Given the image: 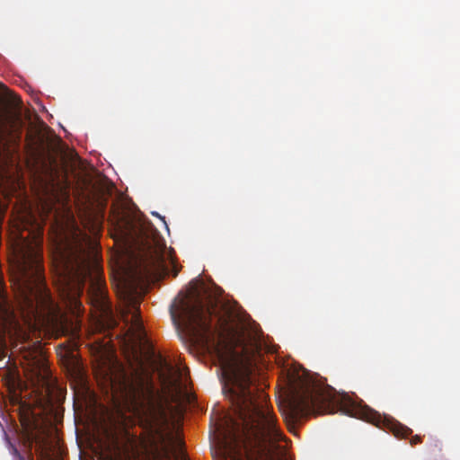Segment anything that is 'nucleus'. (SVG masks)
Segmentation results:
<instances>
[{
    "instance_id": "obj_6",
    "label": "nucleus",
    "mask_w": 460,
    "mask_h": 460,
    "mask_svg": "<svg viewBox=\"0 0 460 460\" xmlns=\"http://www.w3.org/2000/svg\"><path fill=\"white\" fill-rule=\"evenodd\" d=\"M336 403L342 413L362 419L378 428L385 429L398 438H405L412 433L411 429L394 418L382 416L367 407H361L357 402L349 398V395L341 396Z\"/></svg>"
},
{
    "instance_id": "obj_19",
    "label": "nucleus",
    "mask_w": 460,
    "mask_h": 460,
    "mask_svg": "<svg viewBox=\"0 0 460 460\" xmlns=\"http://www.w3.org/2000/svg\"><path fill=\"white\" fill-rule=\"evenodd\" d=\"M153 215L157 216L160 217V216L157 213H153Z\"/></svg>"
},
{
    "instance_id": "obj_15",
    "label": "nucleus",
    "mask_w": 460,
    "mask_h": 460,
    "mask_svg": "<svg viewBox=\"0 0 460 460\" xmlns=\"http://www.w3.org/2000/svg\"><path fill=\"white\" fill-rule=\"evenodd\" d=\"M171 263L173 265V268H174V270H173V276L176 277L179 273V270L176 268L175 264H174V261H172V259H171Z\"/></svg>"
},
{
    "instance_id": "obj_18",
    "label": "nucleus",
    "mask_w": 460,
    "mask_h": 460,
    "mask_svg": "<svg viewBox=\"0 0 460 460\" xmlns=\"http://www.w3.org/2000/svg\"><path fill=\"white\" fill-rule=\"evenodd\" d=\"M178 446H179L180 447H181V446H182V441L179 440V441H178Z\"/></svg>"
},
{
    "instance_id": "obj_5",
    "label": "nucleus",
    "mask_w": 460,
    "mask_h": 460,
    "mask_svg": "<svg viewBox=\"0 0 460 460\" xmlns=\"http://www.w3.org/2000/svg\"><path fill=\"white\" fill-rule=\"evenodd\" d=\"M165 249L164 243L159 238H146L143 242L134 269V274L137 280H156L169 274Z\"/></svg>"
},
{
    "instance_id": "obj_9",
    "label": "nucleus",
    "mask_w": 460,
    "mask_h": 460,
    "mask_svg": "<svg viewBox=\"0 0 460 460\" xmlns=\"http://www.w3.org/2000/svg\"><path fill=\"white\" fill-rule=\"evenodd\" d=\"M11 453L13 456L14 460H34L31 452V447L28 450V456H24L13 445H11Z\"/></svg>"
},
{
    "instance_id": "obj_10",
    "label": "nucleus",
    "mask_w": 460,
    "mask_h": 460,
    "mask_svg": "<svg viewBox=\"0 0 460 460\" xmlns=\"http://www.w3.org/2000/svg\"><path fill=\"white\" fill-rule=\"evenodd\" d=\"M11 453L13 456L14 460H34L31 452V447L28 450V456H24L13 445H11Z\"/></svg>"
},
{
    "instance_id": "obj_14",
    "label": "nucleus",
    "mask_w": 460,
    "mask_h": 460,
    "mask_svg": "<svg viewBox=\"0 0 460 460\" xmlns=\"http://www.w3.org/2000/svg\"><path fill=\"white\" fill-rule=\"evenodd\" d=\"M28 440L30 442V444H31L32 442H38V438L36 436H33V435H30L28 436Z\"/></svg>"
},
{
    "instance_id": "obj_13",
    "label": "nucleus",
    "mask_w": 460,
    "mask_h": 460,
    "mask_svg": "<svg viewBox=\"0 0 460 460\" xmlns=\"http://www.w3.org/2000/svg\"><path fill=\"white\" fill-rule=\"evenodd\" d=\"M8 385H9V389H14L15 388V385H16V381L14 378H13L12 380V384H11V381H8Z\"/></svg>"
},
{
    "instance_id": "obj_2",
    "label": "nucleus",
    "mask_w": 460,
    "mask_h": 460,
    "mask_svg": "<svg viewBox=\"0 0 460 460\" xmlns=\"http://www.w3.org/2000/svg\"><path fill=\"white\" fill-rule=\"evenodd\" d=\"M111 400L120 414L130 413L146 435L152 447L164 441L166 416L152 381L139 366L130 374L120 370L110 377Z\"/></svg>"
},
{
    "instance_id": "obj_16",
    "label": "nucleus",
    "mask_w": 460,
    "mask_h": 460,
    "mask_svg": "<svg viewBox=\"0 0 460 460\" xmlns=\"http://www.w3.org/2000/svg\"><path fill=\"white\" fill-rule=\"evenodd\" d=\"M106 206V199L102 200V201H99V207L102 208V209H104Z\"/></svg>"
},
{
    "instance_id": "obj_3",
    "label": "nucleus",
    "mask_w": 460,
    "mask_h": 460,
    "mask_svg": "<svg viewBox=\"0 0 460 460\" xmlns=\"http://www.w3.org/2000/svg\"><path fill=\"white\" fill-rule=\"evenodd\" d=\"M176 326L184 325L190 335L203 349L219 351L236 342V333L230 316L221 314L217 303L208 297L204 301L199 295L184 296L170 307Z\"/></svg>"
},
{
    "instance_id": "obj_8",
    "label": "nucleus",
    "mask_w": 460,
    "mask_h": 460,
    "mask_svg": "<svg viewBox=\"0 0 460 460\" xmlns=\"http://www.w3.org/2000/svg\"><path fill=\"white\" fill-rule=\"evenodd\" d=\"M160 460H190L186 453L180 448L179 452L170 453L167 449H164L163 453H157Z\"/></svg>"
},
{
    "instance_id": "obj_17",
    "label": "nucleus",
    "mask_w": 460,
    "mask_h": 460,
    "mask_svg": "<svg viewBox=\"0 0 460 460\" xmlns=\"http://www.w3.org/2000/svg\"><path fill=\"white\" fill-rule=\"evenodd\" d=\"M12 400L13 401L14 403L20 402V398L16 395H13Z\"/></svg>"
},
{
    "instance_id": "obj_1",
    "label": "nucleus",
    "mask_w": 460,
    "mask_h": 460,
    "mask_svg": "<svg viewBox=\"0 0 460 460\" xmlns=\"http://www.w3.org/2000/svg\"><path fill=\"white\" fill-rule=\"evenodd\" d=\"M255 364L242 357L224 370L223 392L229 399L235 417H226L222 435L225 447L235 455L264 450L268 444L280 440V430L268 404V396L256 385Z\"/></svg>"
},
{
    "instance_id": "obj_7",
    "label": "nucleus",
    "mask_w": 460,
    "mask_h": 460,
    "mask_svg": "<svg viewBox=\"0 0 460 460\" xmlns=\"http://www.w3.org/2000/svg\"><path fill=\"white\" fill-rule=\"evenodd\" d=\"M121 296L127 310L132 314L129 327L131 340L134 342H145L146 340V332L139 316L141 297L137 293V288L130 284H124Z\"/></svg>"
},
{
    "instance_id": "obj_4",
    "label": "nucleus",
    "mask_w": 460,
    "mask_h": 460,
    "mask_svg": "<svg viewBox=\"0 0 460 460\" xmlns=\"http://www.w3.org/2000/svg\"><path fill=\"white\" fill-rule=\"evenodd\" d=\"M334 403L331 396L314 381L302 376H290L288 392L279 405L288 427L290 429L312 413L331 412Z\"/></svg>"
},
{
    "instance_id": "obj_12",
    "label": "nucleus",
    "mask_w": 460,
    "mask_h": 460,
    "mask_svg": "<svg viewBox=\"0 0 460 460\" xmlns=\"http://www.w3.org/2000/svg\"><path fill=\"white\" fill-rule=\"evenodd\" d=\"M159 363L162 367H164L166 368H168L169 371L172 370V366H170L169 364H167L166 360L164 358H163L162 356H159Z\"/></svg>"
},
{
    "instance_id": "obj_11",
    "label": "nucleus",
    "mask_w": 460,
    "mask_h": 460,
    "mask_svg": "<svg viewBox=\"0 0 460 460\" xmlns=\"http://www.w3.org/2000/svg\"><path fill=\"white\" fill-rule=\"evenodd\" d=\"M421 442H422V438L420 435H415V436L411 437V438L410 440V444L411 446H416L418 444H420Z\"/></svg>"
}]
</instances>
